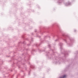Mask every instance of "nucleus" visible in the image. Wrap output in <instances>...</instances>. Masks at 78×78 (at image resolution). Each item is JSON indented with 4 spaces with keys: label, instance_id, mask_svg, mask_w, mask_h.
I'll list each match as a JSON object with an SVG mask.
<instances>
[{
    "label": "nucleus",
    "instance_id": "1",
    "mask_svg": "<svg viewBox=\"0 0 78 78\" xmlns=\"http://www.w3.org/2000/svg\"><path fill=\"white\" fill-rule=\"evenodd\" d=\"M66 75H64L62 77H60V78H66Z\"/></svg>",
    "mask_w": 78,
    "mask_h": 78
}]
</instances>
